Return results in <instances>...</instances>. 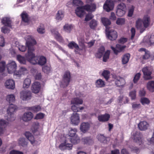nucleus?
Masks as SVG:
<instances>
[{"instance_id": "nucleus-56", "label": "nucleus", "mask_w": 154, "mask_h": 154, "mask_svg": "<svg viewBox=\"0 0 154 154\" xmlns=\"http://www.w3.org/2000/svg\"><path fill=\"white\" fill-rule=\"evenodd\" d=\"M73 5L74 6H79L83 4L82 2L80 0H73Z\"/></svg>"}, {"instance_id": "nucleus-38", "label": "nucleus", "mask_w": 154, "mask_h": 154, "mask_svg": "<svg viewBox=\"0 0 154 154\" xmlns=\"http://www.w3.org/2000/svg\"><path fill=\"white\" fill-rule=\"evenodd\" d=\"M101 20L102 23L106 26V29L108 28L107 26L110 25L111 23V22L107 18L102 17L101 19Z\"/></svg>"}, {"instance_id": "nucleus-36", "label": "nucleus", "mask_w": 154, "mask_h": 154, "mask_svg": "<svg viewBox=\"0 0 154 154\" xmlns=\"http://www.w3.org/2000/svg\"><path fill=\"white\" fill-rule=\"evenodd\" d=\"M147 88L151 92L154 91V82L150 81L148 82L147 84Z\"/></svg>"}, {"instance_id": "nucleus-40", "label": "nucleus", "mask_w": 154, "mask_h": 154, "mask_svg": "<svg viewBox=\"0 0 154 154\" xmlns=\"http://www.w3.org/2000/svg\"><path fill=\"white\" fill-rule=\"evenodd\" d=\"M110 72L108 70H104L101 73V75L103 76L105 79L107 81L109 77Z\"/></svg>"}, {"instance_id": "nucleus-50", "label": "nucleus", "mask_w": 154, "mask_h": 154, "mask_svg": "<svg viewBox=\"0 0 154 154\" xmlns=\"http://www.w3.org/2000/svg\"><path fill=\"white\" fill-rule=\"evenodd\" d=\"M129 96L131 97L132 100H134L136 97V91L135 90H133L129 93Z\"/></svg>"}, {"instance_id": "nucleus-24", "label": "nucleus", "mask_w": 154, "mask_h": 154, "mask_svg": "<svg viewBox=\"0 0 154 154\" xmlns=\"http://www.w3.org/2000/svg\"><path fill=\"white\" fill-rule=\"evenodd\" d=\"M95 85L96 88H100L104 87L106 86L105 82L101 79H99L96 80Z\"/></svg>"}, {"instance_id": "nucleus-26", "label": "nucleus", "mask_w": 154, "mask_h": 154, "mask_svg": "<svg viewBox=\"0 0 154 154\" xmlns=\"http://www.w3.org/2000/svg\"><path fill=\"white\" fill-rule=\"evenodd\" d=\"M110 117L109 115L105 114L104 115H101L97 117L98 120L100 122H105L108 120Z\"/></svg>"}, {"instance_id": "nucleus-47", "label": "nucleus", "mask_w": 154, "mask_h": 154, "mask_svg": "<svg viewBox=\"0 0 154 154\" xmlns=\"http://www.w3.org/2000/svg\"><path fill=\"white\" fill-rule=\"evenodd\" d=\"M97 24V21L94 20H91L89 23L90 28L92 29H94L96 27Z\"/></svg>"}, {"instance_id": "nucleus-4", "label": "nucleus", "mask_w": 154, "mask_h": 154, "mask_svg": "<svg viewBox=\"0 0 154 154\" xmlns=\"http://www.w3.org/2000/svg\"><path fill=\"white\" fill-rule=\"evenodd\" d=\"M105 48L103 47H101L99 49L98 53L96 54V57L98 58H100L103 55V61L106 62L109 59L110 53V51L107 50L104 54Z\"/></svg>"}, {"instance_id": "nucleus-27", "label": "nucleus", "mask_w": 154, "mask_h": 154, "mask_svg": "<svg viewBox=\"0 0 154 154\" xmlns=\"http://www.w3.org/2000/svg\"><path fill=\"white\" fill-rule=\"evenodd\" d=\"M79 48L78 49V54H79L80 51H85L86 47L84 44V40H82L81 41L79 40Z\"/></svg>"}, {"instance_id": "nucleus-8", "label": "nucleus", "mask_w": 154, "mask_h": 154, "mask_svg": "<svg viewBox=\"0 0 154 154\" xmlns=\"http://www.w3.org/2000/svg\"><path fill=\"white\" fill-rule=\"evenodd\" d=\"M106 36L108 39L111 40H114L116 39L117 37V34L116 31L106 28Z\"/></svg>"}, {"instance_id": "nucleus-46", "label": "nucleus", "mask_w": 154, "mask_h": 154, "mask_svg": "<svg viewBox=\"0 0 154 154\" xmlns=\"http://www.w3.org/2000/svg\"><path fill=\"white\" fill-rule=\"evenodd\" d=\"M19 144L21 146H24L27 145V143L25 141V139L23 138H21L18 140Z\"/></svg>"}, {"instance_id": "nucleus-7", "label": "nucleus", "mask_w": 154, "mask_h": 154, "mask_svg": "<svg viewBox=\"0 0 154 154\" xmlns=\"http://www.w3.org/2000/svg\"><path fill=\"white\" fill-rule=\"evenodd\" d=\"M70 119L71 123L75 126L78 125L80 122L79 115L76 112L73 113L71 115Z\"/></svg>"}, {"instance_id": "nucleus-21", "label": "nucleus", "mask_w": 154, "mask_h": 154, "mask_svg": "<svg viewBox=\"0 0 154 154\" xmlns=\"http://www.w3.org/2000/svg\"><path fill=\"white\" fill-rule=\"evenodd\" d=\"M149 126V124L145 121H141L138 124L139 129L141 131H146L148 129Z\"/></svg>"}, {"instance_id": "nucleus-12", "label": "nucleus", "mask_w": 154, "mask_h": 154, "mask_svg": "<svg viewBox=\"0 0 154 154\" xmlns=\"http://www.w3.org/2000/svg\"><path fill=\"white\" fill-rule=\"evenodd\" d=\"M28 73L27 69L24 67H21L18 71L14 73V77L15 78H19L22 75L26 74Z\"/></svg>"}, {"instance_id": "nucleus-13", "label": "nucleus", "mask_w": 154, "mask_h": 154, "mask_svg": "<svg viewBox=\"0 0 154 154\" xmlns=\"http://www.w3.org/2000/svg\"><path fill=\"white\" fill-rule=\"evenodd\" d=\"M69 140H66L63 143H61L59 146V149L62 150L71 149L72 148V145L68 142Z\"/></svg>"}, {"instance_id": "nucleus-59", "label": "nucleus", "mask_w": 154, "mask_h": 154, "mask_svg": "<svg viewBox=\"0 0 154 154\" xmlns=\"http://www.w3.org/2000/svg\"><path fill=\"white\" fill-rule=\"evenodd\" d=\"M141 74L140 73H138L135 75L133 80V82L134 83H137L139 80Z\"/></svg>"}, {"instance_id": "nucleus-9", "label": "nucleus", "mask_w": 154, "mask_h": 154, "mask_svg": "<svg viewBox=\"0 0 154 154\" xmlns=\"http://www.w3.org/2000/svg\"><path fill=\"white\" fill-rule=\"evenodd\" d=\"M142 72L143 73V78L145 80H149L151 79L152 77L151 74L152 70L149 67H144L142 69Z\"/></svg>"}, {"instance_id": "nucleus-14", "label": "nucleus", "mask_w": 154, "mask_h": 154, "mask_svg": "<svg viewBox=\"0 0 154 154\" xmlns=\"http://www.w3.org/2000/svg\"><path fill=\"white\" fill-rule=\"evenodd\" d=\"M132 138L134 142L138 145H140L142 143L141 135L139 132L136 131L132 135Z\"/></svg>"}, {"instance_id": "nucleus-10", "label": "nucleus", "mask_w": 154, "mask_h": 154, "mask_svg": "<svg viewBox=\"0 0 154 154\" xmlns=\"http://www.w3.org/2000/svg\"><path fill=\"white\" fill-rule=\"evenodd\" d=\"M17 66L15 62L13 60H9L7 65V68L9 73H11L15 71Z\"/></svg>"}, {"instance_id": "nucleus-54", "label": "nucleus", "mask_w": 154, "mask_h": 154, "mask_svg": "<svg viewBox=\"0 0 154 154\" xmlns=\"http://www.w3.org/2000/svg\"><path fill=\"white\" fill-rule=\"evenodd\" d=\"M126 11L117 8L116 14L118 16L122 17L125 14Z\"/></svg>"}, {"instance_id": "nucleus-34", "label": "nucleus", "mask_w": 154, "mask_h": 154, "mask_svg": "<svg viewBox=\"0 0 154 154\" xmlns=\"http://www.w3.org/2000/svg\"><path fill=\"white\" fill-rule=\"evenodd\" d=\"M47 60L46 58L43 56L38 57V64L42 66L46 63Z\"/></svg>"}, {"instance_id": "nucleus-20", "label": "nucleus", "mask_w": 154, "mask_h": 154, "mask_svg": "<svg viewBox=\"0 0 154 154\" xmlns=\"http://www.w3.org/2000/svg\"><path fill=\"white\" fill-rule=\"evenodd\" d=\"M90 127V124L88 122H83L81 123L80 126V129L81 131L84 133H86Z\"/></svg>"}, {"instance_id": "nucleus-58", "label": "nucleus", "mask_w": 154, "mask_h": 154, "mask_svg": "<svg viewBox=\"0 0 154 154\" xmlns=\"http://www.w3.org/2000/svg\"><path fill=\"white\" fill-rule=\"evenodd\" d=\"M140 101L142 104L143 105L148 104L150 103L149 100L145 97L142 98L141 99Z\"/></svg>"}, {"instance_id": "nucleus-55", "label": "nucleus", "mask_w": 154, "mask_h": 154, "mask_svg": "<svg viewBox=\"0 0 154 154\" xmlns=\"http://www.w3.org/2000/svg\"><path fill=\"white\" fill-rule=\"evenodd\" d=\"M97 138L100 141L103 142L104 143H106V140L105 137L102 135H98L97 136Z\"/></svg>"}, {"instance_id": "nucleus-18", "label": "nucleus", "mask_w": 154, "mask_h": 154, "mask_svg": "<svg viewBox=\"0 0 154 154\" xmlns=\"http://www.w3.org/2000/svg\"><path fill=\"white\" fill-rule=\"evenodd\" d=\"M85 10L84 6L78 7L75 10V13L79 17L81 18L85 15Z\"/></svg>"}, {"instance_id": "nucleus-6", "label": "nucleus", "mask_w": 154, "mask_h": 154, "mask_svg": "<svg viewBox=\"0 0 154 154\" xmlns=\"http://www.w3.org/2000/svg\"><path fill=\"white\" fill-rule=\"evenodd\" d=\"M20 99L23 101H27L30 100L32 97V93L30 91L23 90L20 92Z\"/></svg>"}, {"instance_id": "nucleus-19", "label": "nucleus", "mask_w": 154, "mask_h": 154, "mask_svg": "<svg viewBox=\"0 0 154 154\" xmlns=\"http://www.w3.org/2000/svg\"><path fill=\"white\" fill-rule=\"evenodd\" d=\"M41 85L38 82H35L33 83L31 87V89L32 92L35 93H38L40 91Z\"/></svg>"}, {"instance_id": "nucleus-16", "label": "nucleus", "mask_w": 154, "mask_h": 154, "mask_svg": "<svg viewBox=\"0 0 154 154\" xmlns=\"http://www.w3.org/2000/svg\"><path fill=\"white\" fill-rule=\"evenodd\" d=\"M115 83L117 86L119 87H123L125 84V79L119 76H116L115 78Z\"/></svg>"}, {"instance_id": "nucleus-15", "label": "nucleus", "mask_w": 154, "mask_h": 154, "mask_svg": "<svg viewBox=\"0 0 154 154\" xmlns=\"http://www.w3.org/2000/svg\"><path fill=\"white\" fill-rule=\"evenodd\" d=\"M25 136L26 138L30 141L31 143L33 146H37L40 144L39 142L35 140L33 136L29 132H26L25 133Z\"/></svg>"}, {"instance_id": "nucleus-41", "label": "nucleus", "mask_w": 154, "mask_h": 154, "mask_svg": "<svg viewBox=\"0 0 154 154\" xmlns=\"http://www.w3.org/2000/svg\"><path fill=\"white\" fill-rule=\"evenodd\" d=\"M77 132V129L76 128H71L69 132V135L70 137H76L77 136L76 134V132Z\"/></svg>"}, {"instance_id": "nucleus-62", "label": "nucleus", "mask_w": 154, "mask_h": 154, "mask_svg": "<svg viewBox=\"0 0 154 154\" xmlns=\"http://www.w3.org/2000/svg\"><path fill=\"white\" fill-rule=\"evenodd\" d=\"M71 109L74 112H79V106L78 105L72 104V106Z\"/></svg>"}, {"instance_id": "nucleus-39", "label": "nucleus", "mask_w": 154, "mask_h": 154, "mask_svg": "<svg viewBox=\"0 0 154 154\" xmlns=\"http://www.w3.org/2000/svg\"><path fill=\"white\" fill-rule=\"evenodd\" d=\"M72 28V25L68 24H65L63 27L64 31L68 33L70 32Z\"/></svg>"}, {"instance_id": "nucleus-48", "label": "nucleus", "mask_w": 154, "mask_h": 154, "mask_svg": "<svg viewBox=\"0 0 154 154\" xmlns=\"http://www.w3.org/2000/svg\"><path fill=\"white\" fill-rule=\"evenodd\" d=\"M29 109L34 112H37L41 110V107L39 105L31 107Z\"/></svg>"}, {"instance_id": "nucleus-49", "label": "nucleus", "mask_w": 154, "mask_h": 154, "mask_svg": "<svg viewBox=\"0 0 154 154\" xmlns=\"http://www.w3.org/2000/svg\"><path fill=\"white\" fill-rule=\"evenodd\" d=\"M8 125V122L4 120H0V128H5Z\"/></svg>"}, {"instance_id": "nucleus-45", "label": "nucleus", "mask_w": 154, "mask_h": 154, "mask_svg": "<svg viewBox=\"0 0 154 154\" xmlns=\"http://www.w3.org/2000/svg\"><path fill=\"white\" fill-rule=\"evenodd\" d=\"M135 7L133 5H131L130 6L128 10V16L129 17H131L133 15Z\"/></svg>"}, {"instance_id": "nucleus-57", "label": "nucleus", "mask_w": 154, "mask_h": 154, "mask_svg": "<svg viewBox=\"0 0 154 154\" xmlns=\"http://www.w3.org/2000/svg\"><path fill=\"white\" fill-rule=\"evenodd\" d=\"M38 32L40 34H43L45 32V29L43 26H40L37 28Z\"/></svg>"}, {"instance_id": "nucleus-32", "label": "nucleus", "mask_w": 154, "mask_h": 154, "mask_svg": "<svg viewBox=\"0 0 154 154\" xmlns=\"http://www.w3.org/2000/svg\"><path fill=\"white\" fill-rule=\"evenodd\" d=\"M84 8L86 10L89 12L94 11L96 8V5L94 4L91 5H87L84 6Z\"/></svg>"}, {"instance_id": "nucleus-35", "label": "nucleus", "mask_w": 154, "mask_h": 154, "mask_svg": "<svg viewBox=\"0 0 154 154\" xmlns=\"http://www.w3.org/2000/svg\"><path fill=\"white\" fill-rule=\"evenodd\" d=\"M2 22L5 25L8 26H11V21L10 18L7 17L3 18L2 20Z\"/></svg>"}, {"instance_id": "nucleus-23", "label": "nucleus", "mask_w": 154, "mask_h": 154, "mask_svg": "<svg viewBox=\"0 0 154 154\" xmlns=\"http://www.w3.org/2000/svg\"><path fill=\"white\" fill-rule=\"evenodd\" d=\"M5 86L7 88L13 89L15 87L14 82L12 79L7 80L5 82Z\"/></svg>"}, {"instance_id": "nucleus-29", "label": "nucleus", "mask_w": 154, "mask_h": 154, "mask_svg": "<svg viewBox=\"0 0 154 154\" xmlns=\"http://www.w3.org/2000/svg\"><path fill=\"white\" fill-rule=\"evenodd\" d=\"M69 48L70 49H75V51L76 53H78V49L79 48V45L73 41H72L68 45Z\"/></svg>"}, {"instance_id": "nucleus-43", "label": "nucleus", "mask_w": 154, "mask_h": 154, "mask_svg": "<svg viewBox=\"0 0 154 154\" xmlns=\"http://www.w3.org/2000/svg\"><path fill=\"white\" fill-rule=\"evenodd\" d=\"M7 100L9 103H13L15 100V97L14 94H10L7 96Z\"/></svg>"}, {"instance_id": "nucleus-33", "label": "nucleus", "mask_w": 154, "mask_h": 154, "mask_svg": "<svg viewBox=\"0 0 154 154\" xmlns=\"http://www.w3.org/2000/svg\"><path fill=\"white\" fill-rule=\"evenodd\" d=\"M31 83V79L28 78L25 79L23 82V87L24 88H29Z\"/></svg>"}, {"instance_id": "nucleus-64", "label": "nucleus", "mask_w": 154, "mask_h": 154, "mask_svg": "<svg viewBox=\"0 0 154 154\" xmlns=\"http://www.w3.org/2000/svg\"><path fill=\"white\" fill-rule=\"evenodd\" d=\"M43 71L47 74L50 72L51 70V68L50 66H46L43 67Z\"/></svg>"}, {"instance_id": "nucleus-63", "label": "nucleus", "mask_w": 154, "mask_h": 154, "mask_svg": "<svg viewBox=\"0 0 154 154\" xmlns=\"http://www.w3.org/2000/svg\"><path fill=\"white\" fill-rule=\"evenodd\" d=\"M125 22V19L122 18H118L116 21V23L118 25H122L124 24Z\"/></svg>"}, {"instance_id": "nucleus-2", "label": "nucleus", "mask_w": 154, "mask_h": 154, "mask_svg": "<svg viewBox=\"0 0 154 154\" xmlns=\"http://www.w3.org/2000/svg\"><path fill=\"white\" fill-rule=\"evenodd\" d=\"M150 21L149 16L147 14L145 15L142 20L140 18L137 20L136 23V27L142 33L149 26Z\"/></svg>"}, {"instance_id": "nucleus-31", "label": "nucleus", "mask_w": 154, "mask_h": 154, "mask_svg": "<svg viewBox=\"0 0 154 154\" xmlns=\"http://www.w3.org/2000/svg\"><path fill=\"white\" fill-rule=\"evenodd\" d=\"M83 103V100L82 99L78 97L74 98L72 99L71 101V104H75L78 105L82 104Z\"/></svg>"}, {"instance_id": "nucleus-61", "label": "nucleus", "mask_w": 154, "mask_h": 154, "mask_svg": "<svg viewBox=\"0 0 154 154\" xmlns=\"http://www.w3.org/2000/svg\"><path fill=\"white\" fill-rule=\"evenodd\" d=\"M117 8L126 11V5L124 3H120L117 6Z\"/></svg>"}, {"instance_id": "nucleus-11", "label": "nucleus", "mask_w": 154, "mask_h": 154, "mask_svg": "<svg viewBox=\"0 0 154 154\" xmlns=\"http://www.w3.org/2000/svg\"><path fill=\"white\" fill-rule=\"evenodd\" d=\"M114 7L113 2L111 0H107L103 6V9L107 12L112 10Z\"/></svg>"}, {"instance_id": "nucleus-22", "label": "nucleus", "mask_w": 154, "mask_h": 154, "mask_svg": "<svg viewBox=\"0 0 154 154\" xmlns=\"http://www.w3.org/2000/svg\"><path fill=\"white\" fill-rule=\"evenodd\" d=\"M33 115L31 112H25L22 117V119L25 122L30 121L33 118Z\"/></svg>"}, {"instance_id": "nucleus-28", "label": "nucleus", "mask_w": 154, "mask_h": 154, "mask_svg": "<svg viewBox=\"0 0 154 154\" xmlns=\"http://www.w3.org/2000/svg\"><path fill=\"white\" fill-rule=\"evenodd\" d=\"M116 48L119 50V51L116 50L115 48L112 46H111V48L114 51V53L117 54L119 52L122 51L125 47V46H121L119 44H117L116 45Z\"/></svg>"}, {"instance_id": "nucleus-3", "label": "nucleus", "mask_w": 154, "mask_h": 154, "mask_svg": "<svg viewBox=\"0 0 154 154\" xmlns=\"http://www.w3.org/2000/svg\"><path fill=\"white\" fill-rule=\"evenodd\" d=\"M16 106L11 103L7 109V115L5 116V118L8 121H12L15 119L14 112L16 110Z\"/></svg>"}, {"instance_id": "nucleus-37", "label": "nucleus", "mask_w": 154, "mask_h": 154, "mask_svg": "<svg viewBox=\"0 0 154 154\" xmlns=\"http://www.w3.org/2000/svg\"><path fill=\"white\" fill-rule=\"evenodd\" d=\"M130 55L129 54L124 55L122 58V63L123 64L127 63L129 60Z\"/></svg>"}, {"instance_id": "nucleus-1", "label": "nucleus", "mask_w": 154, "mask_h": 154, "mask_svg": "<svg viewBox=\"0 0 154 154\" xmlns=\"http://www.w3.org/2000/svg\"><path fill=\"white\" fill-rule=\"evenodd\" d=\"M26 40V46L27 48V53L26 54V59L33 64H38V57L35 56L33 53L35 49L34 46L36 44V41L31 35H27L25 37Z\"/></svg>"}, {"instance_id": "nucleus-53", "label": "nucleus", "mask_w": 154, "mask_h": 154, "mask_svg": "<svg viewBox=\"0 0 154 154\" xmlns=\"http://www.w3.org/2000/svg\"><path fill=\"white\" fill-rule=\"evenodd\" d=\"M22 20L25 22L27 23L29 20L27 14L25 13H23L21 15Z\"/></svg>"}, {"instance_id": "nucleus-30", "label": "nucleus", "mask_w": 154, "mask_h": 154, "mask_svg": "<svg viewBox=\"0 0 154 154\" xmlns=\"http://www.w3.org/2000/svg\"><path fill=\"white\" fill-rule=\"evenodd\" d=\"M64 16V12L62 10H59L56 14L55 19L58 21H61L63 19Z\"/></svg>"}, {"instance_id": "nucleus-60", "label": "nucleus", "mask_w": 154, "mask_h": 154, "mask_svg": "<svg viewBox=\"0 0 154 154\" xmlns=\"http://www.w3.org/2000/svg\"><path fill=\"white\" fill-rule=\"evenodd\" d=\"M8 26H3L1 28V31L2 32L4 33H9L10 31V29L8 28ZM11 27V26H9Z\"/></svg>"}, {"instance_id": "nucleus-5", "label": "nucleus", "mask_w": 154, "mask_h": 154, "mask_svg": "<svg viewBox=\"0 0 154 154\" xmlns=\"http://www.w3.org/2000/svg\"><path fill=\"white\" fill-rule=\"evenodd\" d=\"M71 75L70 72L68 71H66L63 77V79L60 84V86L65 88L67 86L70 82Z\"/></svg>"}, {"instance_id": "nucleus-52", "label": "nucleus", "mask_w": 154, "mask_h": 154, "mask_svg": "<svg viewBox=\"0 0 154 154\" xmlns=\"http://www.w3.org/2000/svg\"><path fill=\"white\" fill-rule=\"evenodd\" d=\"M132 108L134 110H136L141 107V104L135 102L132 103H131Z\"/></svg>"}, {"instance_id": "nucleus-42", "label": "nucleus", "mask_w": 154, "mask_h": 154, "mask_svg": "<svg viewBox=\"0 0 154 154\" xmlns=\"http://www.w3.org/2000/svg\"><path fill=\"white\" fill-rule=\"evenodd\" d=\"M82 141L85 143L91 144L93 143L92 140L90 137H85L82 139Z\"/></svg>"}, {"instance_id": "nucleus-17", "label": "nucleus", "mask_w": 154, "mask_h": 154, "mask_svg": "<svg viewBox=\"0 0 154 154\" xmlns=\"http://www.w3.org/2000/svg\"><path fill=\"white\" fill-rule=\"evenodd\" d=\"M143 42L148 45H154V35H152L150 36H146L143 39Z\"/></svg>"}, {"instance_id": "nucleus-25", "label": "nucleus", "mask_w": 154, "mask_h": 154, "mask_svg": "<svg viewBox=\"0 0 154 154\" xmlns=\"http://www.w3.org/2000/svg\"><path fill=\"white\" fill-rule=\"evenodd\" d=\"M51 31L52 34L58 41L60 42L62 41L63 40L62 38L58 32L57 29H52L51 30Z\"/></svg>"}, {"instance_id": "nucleus-44", "label": "nucleus", "mask_w": 154, "mask_h": 154, "mask_svg": "<svg viewBox=\"0 0 154 154\" xmlns=\"http://www.w3.org/2000/svg\"><path fill=\"white\" fill-rule=\"evenodd\" d=\"M17 59L20 63L25 64L26 63V60L24 57L18 55H17Z\"/></svg>"}, {"instance_id": "nucleus-51", "label": "nucleus", "mask_w": 154, "mask_h": 154, "mask_svg": "<svg viewBox=\"0 0 154 154\" xmlns=\"http://www.w3.org/2000/svg\"><path fill=\"white\" fill-rule=\"evenodd\" d=\"M75 137V139L73 137L70 139L71 142L74 144L78 143L80 142L79 137L78 136H76Z\"/></svg>"}]
</instances>
